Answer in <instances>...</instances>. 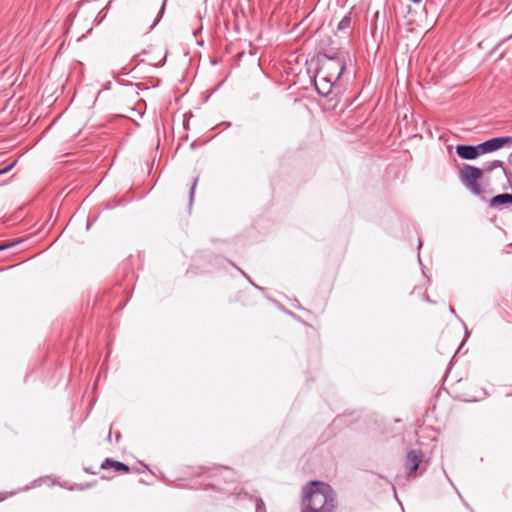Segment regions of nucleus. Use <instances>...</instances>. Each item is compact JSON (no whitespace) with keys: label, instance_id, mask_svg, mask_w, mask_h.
Segmentation results:
<instances>
[{"label":"nucleus","instance_id":"12","mask_svg":"<svg viewBox=\"0 0 512 512\" xmlns=\"http://www.w3.org/2000/svg\"><path fill=\"white\" fill-rule=\"evenodd\" d=\"M255 512H266L264 501L260 497L256 498Z\"/></svg>","mask_w":512,"mask_h":512},{"label":"nucleus","instance_id":"2","mask_svg":"<svg viewBox=\"0 0 512 512\" xmlns=\"http://www.w3.org/2000/svg\"><path fill=\"white\" fill-rule=\"evenodd\" d=\"M336 494L322 481H310L302 488L301 512H334Z\"/></svg>","mask_w":512,"mask_h":512},{"label":"nucleus","instance_id":"7","mask_svg":"<svg viewBox=\"0 0 512 512\" xmlns=\"http://www.w3.org/2000/svg\"><path fill=\"white\" fill-rule=\"evenodd\" d=\"M507 204L512 205V194L502 193L492 197L489 201V206L491 208H501Z\"/></svg>","mask_w":512,"mask_h":512},{"label":"nucleus","instance_id":"17","mask_svg":"<svg viewBox=\"0 0 512 512\" xmlns=\"http://www.w3.org/2000/svg\"><path fill=\"white\" fill-rule=\"evenodd\" d=\"M120 437H121V434H120V433H117V434H116V442H118V441H119Z\"/></svg>","mask_w":512,"mask_h":512},{"label":"nucleus","instance_id":"5","mask_svg":"<svg viewBox=\"0 0 512 512\" xmlns=\"http://www.w3.org/2000/svg\"><path fill=\"white\" fill-rule=\"evenodd\" d=\"M457 155L464 160H474L482 154L478 145L459 144L456 146Z\"/></svg>","mask_w":512,"mask_h":512},{"label":"nucleus","instance_id":"20","mask_svg":"<svg viewBox=\"0 0 512 512\" xmlns=\"http://www.w3.org/2000/svg\"><path fill=\"white\" fill-rule=\"evenodd\" d=\"M108 439H109V440L111 439V431H109Z\"/></svg>","mask_w":512,"mask_h":512},{"label":"nucleus","instance_id":"4","mask_svg":"<svg viewBox=\"0 0 512 512\" xmlns=\"http://www.w3.org/2000/svg\"><path fill=\"white\" fill-rule=\"evenodd\" d=\"M506 145H512V136L494 137L479 144L482 154L491 153L503 148Z\"/></svg>","mask_w":512,"mask_h":512},{"label":"nucleus","instance_id":"3","mask_svg":"<svg viewBox=\"0 0 512 512\" xmlns=\"http://www.w3.org/2000/svg\"><path fill=\"white\" fill-rule=\"evenodd\" d=\"M484 174V170L478 168L476 166H472L469 164H464L463 167L459 171V179L461 183L475 196L481 197L482 200H485V197L482 196V189L478 180L482 178Z\"/></svg>","mask_w":512,"mask_h":512},{"label":"nucleus","instance_id":"1","mask_svg":"<svg viewBox=\"0 0 512 512\" xmlns=\"http://www.w3.org/2000/svg\"><path fill=\"white\" fill-rule=\"evenodd\" d=\"M348 52L339 51L334 55L323 54L320 66L314 78L315 88L323 97L330 96L334 90L341 88V80L346 67Z\"/></svg>","mask_w":512,"mask_h":512},{"label":"nucleus","instance_id":"9","mask_svg":"<svg viewBox=\"0 0 512 512\" xmlns=\"http://www.w3.org/2000/svg\"><path fill=\"white\" fill-rule=\"evenodd\" d=\"M352 27V18L350 14L345 15L338 23L337 30L348 32Z\"/></svg>","mask_w":512,"mask_h":512},{"label":"nucleus","instance_id":"18","mask_svg":"<svg viewBox=\"0 0 512 512\" xmlns=\"http://www.w3.org/2000/svg\"><path fill=\"white\" fill-rule=\"evenodd\" d=\"M449 310L451 313L455 314V309L452 306L449 307Z\"/></svg>","mask_w":512,"mask_h":512},{"label":"nucleus","instance_id":"14","mask_svg":"<svg viewBox=\"0 0 512 512\" xmlns=\"http://www.w3.org/2000/svg\"><path fill=\"white\" fill-rule=\"evenodd\" d=\"M16 163H17V160H14L11 163H9L8 165L2 166V170H1L2 175H4V174L8 173L9 171H11L12 168L16 165Z\"/></svg>","mask_w":512,"mask_h":512},{"label":"nucleus","instance_id":"19","mask_svg":"<svg viewBox=\"0 0 512 512\" xmlns=\"http://www.w3.org/2000/svg\"><path fill=\"white\" fill-rule=\"evenodd\" d=\"M410 1H411V2H413V3L418 4V3H420L422 0H410Z\"/></svg>","mask_w":512,"mask_h":512},{"label":"nucleus","instance_id":"11","mask_svg":"<svg viewBox=\"0 0 512 512\" xmlns=\"http://www.w3.org/2000/svg\"><path fill=\"white\" fill-rule=\"evenodd\" d=\"M23 242V240H15V241H12V242H7V241H2V251L6 250V249H9V248H13L15 246H18L19 244H21Z\"/></svg>","mask_w":512,"mask_h":512},{"label":"nucleus","instance_id":"10","mask_svg":"<svg viewBox=\"0 0 512 512\" xmlns=\"http://www.w3.org/2000/svg\"><path fill=\"white\" fill-rule=\"evenodd\" d=\"M499 167H503V162L500 160H493V161L489 162L483 170H484V173L485 172L489 173Z\"/></svg>","mask_w":512,"mask_h":512},{"label":"nucleus","instance_id":"16","mask_svg":"<svg viewBox=\"0 0 512 512\" xmlns=\"http://www.w3.org/2000/svg\"><path fill=\"white\" fill-rule=\"evenodd\" d=\"M241 273L244 275V277L256 288V289H259V290H262V287L256 285L252 279H250V277L244 272V271H241Z\"/></svg>","mask_w":512,"mask_h":512},{"label":"nucleus","instance_id":"13","mask_svg":"<svg viewBox=\"0 0 512 512\" xmlns=\"http://www.w3.org/2000/svg\"><path fill=\"white\" fill-rule=\"evenodd\" d=\"M197 182H198V177H196L191 185V189H190V193H189V203L191 204L192 201H193V198H194V192H195V188H196V185H197Z\"/></svg>","mask_w":512,"mask_h":512},{"label":"nucleus","instance_id":"8","mask_svg":"<svg viewBox=\"0 0 512 512\" xmlns=\"http://www.w3.org/2000/svg\"><path fill=\"white\" fill-rule=\"evenodd\" d=\"M109 467H112L115 471H118V472L128 473L130 471V468L128 465H126L122 462H119V461H115V460L106 458L104 460V462L102 463L101 468L107 469Z\"/></svg>","mask_w":512,"mask_h":512},{"label":"nucleus","instance_id":"15","mask_svg":"<svg viewBox=\"0 0 512 512\" xmlns=\"http://www.w3.org/2000/svg\"><path fill=\"white\" fill-rule=\"evenodd\" d=\"M165 3H166V0H164V2H163V4H162V7H161V9H160V11H159V13H158V16H157V18H156V20H155L154 24L151 26V28H153V27H154V26H155V25L160 21V19H161L162 15H163V13H164Z\"/></svg>","mask_w":512,"mask_h":512},{"label":"nucleus","instance_id":"6","mask_svg":"<svg viewBox=\"0 0 512 512\" xmlns=\"http://www.w3.org/2000/svg\"><path fill=\"white\" fill-rule=\"evenodd\" d=\"M422 461V452L420 450H410L406 455L405 468L408 475L417 471Z\"/></svg>","mask_w":512,"mask_h":512}]
</instances>
